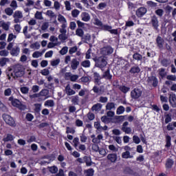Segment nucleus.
Wrapping results in <instances>:
<instances>
[{
	"label": "nucleus",
	"instance_id": "obj_1",
	"mask_svg": "<svg viewBox=\"0 0 176 176\" xmlns=\"http://www.w3.org/2000/svg\"><path fill=\"white\" fill-rule=\"evenodd\" d=\"M8 72H7V78L8 80L12 79V76L14 79L16 78H22L25 75V68L23 65L16 64L13 65L8 68Z\"/></svg>",
	"mask_w": 176,
	"mask_h": 176
},
{
	"label": "nucleus",
	"instance_id": "obj_2",
	"mask_svg": "<svg viewBox=\"0 0 176 176\" xmlns=\"http://www.w3.org/2000/svg\"><path fill=\"white\" fill-rule=\"evenodd\" d=\"M95 25L98 26V30L104 31V32H110L113 35H118L119 34L118 29H112V26L104 23H94Z\"/></svg>",
	"mask_w": 176,
	"mask_h": 176
},
{
	"label": "nucleus",
	"instance_id": "obj_3",
	"mask_svg": "<svg viewBox=\"0 0 176 176\" xmlns=\"http://www.w3.org/2000/svg\"><path fill=\"white\" fill-rule=\"evenodd\" d=\"M3 120L10 127H16V121L14 118L10 116L9 114L3 113L2 114Z\"/></svg>",
	"mask_w": 176,
	"mask_h": 176
},
{
	"label": "nucleus",
	"instance_id": "obj_4",
	"mask_svg": "<svg viewBox=\"0 0 176 176\" xmlns=\"http://www.w3.org/2000/svg\"><path fill=\"white\" fill-rule=\"evenodd\" d=\"M96 63V67L98 68H104V67H107V62L105 60V57L104 56H100L98 58H96L95 59Z\"/></svg>",
	"mask_w": 176,
	"mask_h": 176
},
{
	"label": "nucleus",
	"instance_id": "obj_5",
	"mask_svg": "<svg viewBox=\"0 0 176 176\" xmlns=\"http://www.w3.org/2000/svg\"><path fill=\"white\" fill-rule=\"evenodd\" d=\"M142 96V91L140 88H134L131 91V98L133 100H138Z\"/></svg>",
	"mask_w": 176,
	"mask_h": 176
},
{
	"label": "nucleus",
	"instance_id": "obj_6",
	"mask_svg": "<svg viewBox=\"0 0 176 176\" xmlns=\"http://www.w3.org/2000/svg\"><path fill=\"white\" fill-rule=\"evenodd\" d=\"M101 53L103 56H109V54H112L113 53V48H112L111 45L103 47L101 49Z\"/></svg>",
	"mask_w": 176,
	"mask_h": 176
},
{
	"label": "nucleus",
	"instance_id": "obj_7",
	"mask_svg": "<svg viewBox=\"0 0 176 176\" xmlns=\"http://www.w3.org/2000/svg\"><path fill=\"white\" fill-rule=\"evenodd\" d=\"M148 83H151L153 87H157L159 85V80L155 76H151L147 78Z\"/></svg>",
	"mask_w": 176,
	"mask_h": 176
},
{
	"label": "nucleus",
	"instance_id": "obj_8",
	"mask_svg": "<svg viewBox=\"0 0 176 176\" xmlns=\"http://www.w3.org/2000/svg\"><path fill=\"white\" fill-rule=\"evenodd\" d=\"M155 45L160 50H163V46H164V39L160 36H157L155 39Z\"/></svg>",
	"mask_w": 176,
	"mask_h": 176
},
{
	"label": "nucleus",
	"instance_id": "obj_9",
	"mask_svg": "<svg viewBox=\"0 0 176 176\" xmlns=\"http://www.w3.org/2000/svg\"><path fill=\"white\" fill-rule=\"evenodd\" d=\"M102 78L106 80H112V74H111V70L109 69H107V71L103 73Z\"/></svg>",
	"mask_w": 176,
	"mask_h": 176
},
{
	"label": "nucleus",
	"instance_id": "obj_10",
	"mask_svg": "<svg viewBox=\"0 0 176 176\" xmlns=\"http://www.w3.org/2000/svg\"><path fill=\"white\" fill-rule=\"evenodd\" d=\"M173 166H174V160L171 158H168L165 163V168L166 170H171Z\"/></svg>",
	"mask_w": 176,
	"mask_h": 176
},
{
	"label": "nucleus",
	"instance_id": "obj_11",
	"mask_svg": "<svg viewBox=\"0 0 176 176\" xmlns=\"http://www.w3.org/2000/svg\"><path fill=\"white\" fill-rule=\"evenodd\" d=\"M169 102L173 108H176V95L175 94L169 96Z\"/></svg>",
	"mask_w": 176,
	"mask_h": 176
},
{
	"label": "nucleus",
	"instance_id": "obj_12",
	"mask_svg": "<svg viewBox=\"0 0 176 176\" xmlns=\"http://www.w3.org/2000/svg\"><path fill=\"white\" fill-rule=\"evenodd\" d=\"M12 105L16 108H19V109H23V107H24L23 103H21L19 99H14L12 103Z\"/></svg>",
	"mask_w": 176,
	"mask_h": 176
},
{
	"label": "nucleus",
	"instance_id": "obj_13",
	"mask_svg": "<svg viewBox=\"0 0 176 176\" xmlns=\"http://www.w3.org/2000/svg\"><path fill=\"white\" fill-rule=\"evenodd\" d=\"M15 23H19V19H23V13L21 11H15L13 14Z\"/></svg>",
	"mask_w": 176,
	"mask_h": 176
},
{
	"label": "nucleus",
	"instance_id": "obj_14",
	"mask_svg": "<svg viewBox=\"0 0 176 176\" xmlns=\"http://www.w3.org/2000/svg\"><path fill=\"white\" fill-rule=\"evenodd\" d=\"M146 13V8L143 7L140 8L136 10V16H138V17H142V16H144V14H145Z\"/></svg>",
	"mask_w": 176,
	"mask_h": 176
},
{
	"label": "nucleus",
	"instance_id": "obj_15",
	"mask_svg": "<svg viewBox=\"0 0 176 176\" xmlns=\"http://www.w3.org/2000/svg\"><path fill=\"white\" fill-rule=\"evenodd\" d=\"M11 56L17 57L19 54H20V47L19 46H16L13 47L10 51Z\"/></svg>",
	"mask_w": 176,
	"mask_h": 176
},
{
	"label": "nucleus",
	"instance_id": "obj_16",
	"mask_svg": "<svg viewBox=\"0 0 176 176\" xmlns=\"http://www.w3.org/2000/svg\"><path fill=\"white\" fill-rule=\"evenodd\" d=\"M130 74H132L133 75H135L137 74H140L141 72V69L138 66H133L131 67L129 70Z\"/></svg>",
	"mask_w": 176,
	"mask_h": 176
},
{
	"label": "nucleus",
	"instance_id": "obj_17",
	"mask_svg": "<svg viewBox=\"0 0 176 176\" xmlns=\"http://www.w3.org/2000/svg\"><path fill=\"white\" fill-rule=\"evenodd\" d=\"M65 91L67 96H74L76 93L74 89H71L69 84L65 87Z\"/></svg>",
	"mask_w": 176,
	"mask_h": 176
},
{
	"label": "nucleus",
	"instance_id": "obj_18",
	"mask_svg": "<svg viewBox=\"0 0 176 176\" xmlns=\"http://www.w3.org/2000/svg\"><path fill=\"white\" fill-rule=\"evenodd\" d=\"M79 65V61L76 58H73L71 63L72 69H78V66Z\"/></svg>",
	"mask_w": 176,
	"mask_h": 176
},
{
	"label": "nucleus",
	"instance_id": "obj_19",
	"mask_svg": "<svg viewBox=\"0 0 176 176\" xmlns=\"http://www.w3.org/2000/svg\"><path fill=\"white\" fill-rule=\"evenodd\" d=\"M161 65H162V67H168L171 65V59L170 58H163L161 60Z\"/></svg>",
	"mask_w": 176,
	"mask_h": 176
},
{
	"label": "nucleus",
	"instance_id": "obj_20",
	"mask_svg": "<svg viewBox=\"0 0 176 176\" xmlns=\"http://www.w3.org/2000/svg\"><path fill=\"white\" fill-rule=\"evenodd\" d=\"M107 159H108V160H110V162H111V163H115V162H116V160H118V155H116L115 153L109 154L107 155Z\"/></svg>",
	"mask_w": 176,
	"mask_h": 176
},
{
	"label": "nucleus",
	"instance_id": "obj_21",
	"mask_svg": "<svg viewBox=\"0 0 176 176\" xmlns=\"http://www.w3.org/2000/svg\"><path fill=\"white\" fill-rule=\"evenodd\" d=\"M77 24L79 28H82L85 31H87V30H90V24L89 23H78Z\"/></svg>",
	"mask_w": 176,
	"mask_h": 176
},
{
	"label": "nucleus",
	"instance_id": "obj_22",
	"mask_svg": "<svg viewBox=\"0 0 176 176\" xmlns=\"http://www.w3.org/2000/svg\"><path fill=\"white\" fill-rule=\"evenodd\" d=\"M112 109H116V104L114 102H107L106 104V111H112Z\"/></svg>",
	"mask_w": 176,
	"mask_h": 176
},
{
	"label": "nucleus",
	"instance_id": "obj_23",
	"mask_svg": "<svg viewBox=\"0 0 176 176\" xmlns=\"http://www.w3.org/2000/svg\"><path fill=\"white\" fill-rule=\"evenodd\" d=\"M102 108L101 103H96L91 107V111H96V112H100Z\"/></svg>",
	"mask_w": 176,
	"mask_h": 176
},
{
	"label": "nucleus",
	"instance_id": "obj_24",
	"mask_svg": "<svg viewBox=\"0 0 176 176\" xmlns=\"http://www.w3.org/2000/svg\"><path fill=\"white\" fill-rule=\"evenodd\" d=\"M165 142H166L165 147H166L167 149H168V148L171 146V136H170V135H166Z\"/></svg>",
	"mask_w": 176,
	"mask_h": 176
},
{
	"label": "nucleus",
	"instance_id": "obj_25",
	"mask_svg": "<svg viewBox=\"0 0 176 176\" xmlns=\"http://www.w3.org/2000/svg\"><path fill=\"white\" fill-rule=\"evenodd\" d=\"M47 170L51 173V174H57L58 172V168L55 165L52 166H47Z\"/></svg>",
	"mask_w": 176,
	"mask_h": 176
},
{
	"label": "nucleus",
	"instance_id": "obj_26",
	"mask_svg": "<svg viewBox=\"0 0 176 176\" xmlns=\"http://www.w3.org/2000/svg\"><path fill=\"white\" fill-rule=\"evenodd\" d=\"M94 83H98L101 79H102V76H101L97 72H95L94 73Z\"/></svg>",
	"mask_w": 176,
	"mask_h": 176
},
{
	"label": "nucleus",
	"instance_id": "obj_27",
	"mask_svg": "<svg viewBox=\"0 0 176 176\" xmlns=\"http://www.w3.org/2000/svg\"><path fill=\"white\" fill-rule=\"evenodd\" d=\"M14 140V136L10 133H8L6 137L3 139L4 142H9V141H13Z\"/></svg>",
	"mask_w": 176,
	"mask_h": 176
},
{
	"label": "nucleus",
	"instance_id": "obj_28",
	"mask_svg": "<svg viewBox=\"0 0 176 176\" xmlns=\"http://www.w3.org/2000/svg\"><path fill=\"white\" fill-rule=\"evenodd\" d=\"M133 58L136 61H141L142 60V55L138 52H135L133 54Z\"/></svg>",
	"mask_w": 176,
	"mask_h": 176
},
{
	"label": "nucleus",
	"instance_id": "obj_29",
	"mask_svg": "<svg viewBox=\"0 0 176 176\" xmlns=\"http://www.w3.org/2000/svg\"><path fill=\"white\" fill-rule=\"evenodd\" d=\"M34 112L36 115H39V113H41V108L42 107V104L40 103H36L34 104Z\"/></svg>",
	"mask_w": 176,
	"mask_h": 176
},
{
	"label": "nucleus",
	"instance_id": "obj_30",
	"mask_svg": "<svg viewBox=\"0 0 176 176\" xmlns=\"http://www.w3.org/2000/svg\"><path fill=\"white\" fill-rule=\"evenodd\" d=\"M119 90H120L122 93H124V94H126L130 91V87H126V85H122L119 87Z\"/></svg>",
	"mask_w": 176,
	"mask_h": 176
},
{
	"label": "nucleus",
	"instance_id": "obj_31",
	"mask_svg": "<svg viewBox=\"0 0 176 176\" xmlns=\"http://www.w3.org/2000/svg\"><path fill=\"white\" fill-rule=\"evenodd\" d=\"M92 90L94 93H96V94H98V96H101L104 93V91H102V89H99L97 86H94Z\"/></svg>",
	"mask_w": 176,
	"mask_h": 176
},
{
	"label": "nucleus",
	"instance_id": "obj_32",
	"mask_svg": "<svg viewBox=\"0 0 176 176\" xmlns=\"http://www.w3.org/2000/svg\"><path fill=\"white\" fill-rule=\"evenodd\" d=\"M122 159H133V155H130V151H125L122 153Z\"/></svg>",
	"mask_w": 176,
	"mask_h": 176
},
{
	"label": "nucleus",
	"instance_id": "obj_33",
	"mask_svg": "<svg viewBox=\"0 0 176 176\" xmlns=\"http://www.w3.org/2000/svg\"><path fill=\"white\" fill-rule=\"evenodd\" d=\"M81 17L83 21H89V20H90V15L87 12H82Z\"/></svg>",
	"mask_w": 176,
	"mask_h": 176
},
{
	"label": "nucleus",
	"instance_id": "obj_34",
	"mask_svg": "<svg viewBox=\"0 0 176 176\" xmlns=\"http://www.w3.org/2000/svg\"><path fill=\"white\" fill-rule=\"evenodd\" d=\"M159 75L161 76V78H166V76L167 75V73L166 72V69L164 68H161L159 69Z\"/></svg>",
	"mask_w": 176,
	"mask_h": 176
},
{
	"label": "nucleus",
	"instance_id": "obj_35",
	"mask_svg": "<svg viewBox=\"0 0 176 176\" xmlns=\"http://www.w3.org/2000/svg\"><path fill=\"white\" fill-rule=\"evenodd\" d=\"M124 111H125L124 107L120 106L117 108L116 114L117 115H122V113H124Z\"/></svg>",
	"mask_w": 176,
	"mask_h": 176
},
{
	"label": "nucleus",
	"instance_id": "obj_36",
	"mask_svg": "<svg viewBox=\"0 0 176 176\" xmlns=\"http://www.w3.org/2000/svg\"><path fill=\"white\" fill-rule=\"evenodd\" d=\"M81 65L84 68H90V65H91L90 60H86L82 61L81 63Z\"/></svg>",
	"mask_w": 176,
	"mask_h": 176
},
{
	"label": "nucleus",
	"instance_id": "obj_37",
	"mask_svg": "<svg viewBox=\"0 0 176 176\" xmlns=\"http://www.w3.org/2000/svg\"><path fill=\"white\" fill-rule=\"evenodd\" d=\"M25 119L28 122H32L34 120V115H32V113H28L25 116Z\"/></svg>",
	"mask_w": 176,
	"mask_h": 176
},
{
	"label": "nucleus",
	"instance_id": "obj_38",
	"mask_svg": "<svg viewBox=\"0 0 176 176\" xmlns=\"http://www.w3.org/2000/svg\"><path fill=\"white\" fill-rule=\"evenodd\" d=\"M45 105L47 106V107H54V100H48L45 102Z\"/></svg>",
	"mask_w": 176,
	"mask_h": 176
},
{
	"label": "nucleus",
	"instance_id": "obj_39",
	"mask_svg": "<svg viewBox=\"0 0 176 176\" xmlns=\"http://www.w3.org/2000/svg\"><path fill=\"white\" fill-rule=\"evenodd\" d=\"M58 39H60V41H61V42L64 43V42H65V41L68 39V37L66 36L65 34H60L58 35Z\"/></svg>",
	"mask_w": 176,
	"mask_h": 176
},
{
	"label": "nucleus",
	"instance_id": "obj_40",
	"mask_svg": "<svg viewBox=\"0 0 176 176\" xmlns=\"http://www.w3.org/2000/svg\"><path fill=\"white\" fill-rule=\"evenodd\" d=\"M72 102L74 104V105H78L79 104V96H76L72 98Z\"/></svg>",
	"mask_w": 176,
	"mask_h": 176
},
{
	"label": "nucleus",
	"instance_id": "obj_41",
	"mask_svg": "<svg viewBox=\"0 0 176 176\" xmlns=\"http://www.w3.org/2000/svg\"><path fill=\"white\" fill-rule=\"evenodd\" d=\"M122 131H124L126 134L131 133V129L130 127H122Z\"/></svg>",
	"mask_w": 176,
	"mask_h": 176
},
{
	"label": "nucleus",
	"instance_id": "obj_42",
	"mask_svg": "<svg viewBox=\"0 0 176 176\" xmlns=\"http://www.w3.org/2000/svg\"><path fill=\"white\" fill-rule=\"evenodd\" d=\"M40 95H41L43 97H47V96H49V90H47V89H42L40 91Z\"/></svg>",
	"mask_w": 176,
	"mask_h": 176
},
{
	"label": "nucleus",
	"instance_id": "obj_43",
	"mask_svg": "<svg viewBox=\"0 0 176 176\" xmlns=\"http://www.w3.org/2000/svg\"><path fill=\"white\" fill-rule=\"evenodd\" d=\"M74 146L76 149H78V145H79V138H74L73 140Z\"/></svg>",
	"mask_w": 176,
	"mask_h": 176
},
{
	"label": "nucleus",
	"instance_id": "obj_44",
	"mask_svg": "<svg viewBox=\"0 0 176 176\" xmlns=\"http://www.w3.org/2000/svg\"><path fill=\"white\" fill-rule=\"evenodd\" d=\"M6 63H8V58H1L0 59V65H1V67H5V65H6Z\"/></svg>",
	"mask_w": 176,
	"mask_h": 176
},
{
	"label": "nucleus",
	"instance_id": "obj_45",
	"mask_svg": "<svg viewBox=\"0 0 176 176\" xmlns=\"http://www.w3.org/2000/svg\"><path fill=\"white\" fill-rule=\"evenodd\" d=\"M85 34V32H83V30L82 29H77L76 31V35H77L78 36H83V35Z\"/></svg>",
	"mask_w": 176,
	"mask_h": 176
},
{
	"label": "nucleus",
	"instance_id": "obj_46",
	"mask_svg": "<svg viewBox=\"0 0 176 176\" xmlns=\"http://www.w3.org/2000/svg\"><path fill=\"white\" fill-rule=\"evenodd\" d=\"M28 91H30V89L28 88V87H21V93H22V94H28Z\"/></svg>",
	"mask_w": 176,
	"mask_h": 176
},
{
	"label": "nucleus",
	"instance_id": "obj_47",
	"mask_svg": "<svg viewBox=\"0 0 176 176\" xmlns=\"http://www.w3.org/2000/svg\"><path fill=\"white\" fill-rule=\"evenodd\" d=\"M87 116L89 119V120H94V119L96 118V115H94V113H91V112H89L87 114Z\"/></svg>",
	"mask_w": 176,
	"mask_h": 176
},
{
	"label": "nucleus",
	"instance_id": "obj_48",
	"mask_svg": "<svg viewBox=\"0 0 176 176\" xmlns=\"http://www.w3.org/2000/svg\"><path fill=\"white\" fill-rule=\"evenodd\" d=\"M0 56L1 57H8V56H9V52L6 50H1L0 51Z\"/></svg>",
	"mask_w": 176,
	"mask_h": 176
},
{
	"label": "nucleus",
	"instance_id": "obj_49",
	"mask_svg": "<svg viewBox=\"0 0 176 176\" xmlns=\"http://www.w3.org/2000/svg\"><path fill=\"white\" fill-rule=\"evenodd\" d=\"M85 162L86 163V166H87L88 167H90V166H91L92 164V162H91V159L89 157H86Z\"/></svg>",
	"mask_w": 176,
	"mask_h": 176
},
{
	"label": "nucleus",
	"instance_id": "obj_50",
	"mask_svg": "<svg viewBox=\"0 0 176 176\" xmlns=\"http://www.w3.org/2000/svg\"><path fill=\"white\" fill-rule=\"evenodd\" d=\"M40 74H41V75H43V76H47V75L50 74V72L49 71V69H44L41 70Z\"/></svg>",
	"mask_w": 176,
	"mask_h": 176
},
{
	"label": "nucleus",
	"instance_id": "obj_51",
	"mask_svg": "<svg viewBox=\"0 0 176 176\" xmlns=\"http://www.w3.org/2000/svg\"><path fill=\"white\" fill-rule=\"evenodd\" d=\"M99 102H102L103 104H105V102H108V97L100 96L99 98Z\"/></svg>",
	"mask_w": 176,
	"mask_h": 176
},
{
	"label": "nucleus",
	"instance_id": "obj_52",
	"mask_svg": "<svg viewBox=\"0 0 176 176\" xmlns=\"http://www.w3.org/2000/svg\"><path fill=\"white\" fill-rule=\"evenodd\" d=\"M171 120H172L171 115H170V114L165 115V123H166V124L170 123V122H171Z\"/></svg>",
	"mask_w": 176,
	"mask_h": 176
},
{
	"label": "nucleus",
	"instance_id": "obj_53",
	"mask_svg": "<svg viewBox=\"0 0 176 176\" xmlns=\"http://www.w3.org/2000/svg\"><path fill=\"white\" fill-rule=\"evenodd\" d=\"M66 53H68V47L65 46V47H63L61 50L60 51V54L62 55V56H64L65 55Z\"/></svg>",
	"mask_w": 176,
	"mask_h": 176
},
{
	"label": "nucleus",
	"instance_id": "obj_54",
	"mask_svg": "<svg viewBox=\"0 0 176 176\" xmlns=\"http://www.w3.org/2000/svg\"><path fill=\"white\" fill-rule=\"evenodd\" d=\"M92 151H94V152H100V146H98V144H92Z\"/></svg>",
	"mask_w": 176,
	"mask_h": 176
},
{
	"label": "nucleus",
	"instance_id": "obj_55",
	"mask_svg": "<svg viewBox=\"0 0 176 176\" xmlns=\"http://www.w3.org/2000/svg\"><path fill=\"white\" fill-rule=\"evenodd\" d=\"M133 141L135 144H140L141 142V139L138 135L133 136Z\"/></svg>",
	"mask_w": 176,
	"mask_h": 176
},
{
	"label": "nucleus",
	"instance_id": "obj_56",
	"mask_svg": "<svg viewBox=\"0 0 176 176\" xmlns=\"http://www.w3.org/2000/svg\"><path fill=\"white\" fill-rule=\"evenodd\" d=\"M76 52H78V47L77 46H74L73 47H71L69 50V54H74V53H76Z\"/></svg>",
	"mask_w": 176,
	"mask_h": 176
},
{
	"label": "nucleus",
	"instance_id": "obj_57",
	"mask_svg": "<svg viewBox=\"0 0 176 176\" xmlns=\"http://www.w3.org/2000/svg\"><path fill=\"white\" fill-rule=\"evenodd\" d=\"M60 64V58H58L56 60H54L51 61V65L52 67H56Z\"/></svg>",
	"mask_w": 176,
	"mask_h": 176
},
{
	"label": "nucleus",
	"instance_id": "obj_58",
	"mask_svg": "<svg viewBox=\"0 0 176 176\" xmlns=\"http://www.w3.org/2000/svg\"><path fill=\"white\" fill-rule=\"evenodd\" d=\"M27 142H28V144H31V142H36V138L34 135H32L28 139Z\"/></svg>",
	"mask_w": 176,
	"mask_h": 176
},
{
	"label": "nucleus",
	"instance_id": "obj_59",
	"mask_svg": "<svg viewBox=\"0 0 176 176\" xmlns=\"http://www.w3.org/2000/svg\"><path fill=\"white\" fill-rule=\"evenodd\" d=\"M5 12L8 16H12L13 14V10L10 8H6Z\"/></svg>",
	"mask_w": 176,
	"mask_h": 176
},
{
	"label": "nucleus",
	"instance_id": "obj_60",
	"mask_svg": "<svg viewBox=\"0 0 176 176\" xmlns=\"http://www.w3.org/2000/svg\"><path fill=\"white\" fill-rule=\"evenodd\" d=\"M109 120H110L109 118H107V116H103L101 118V121L103 123H109Z\"/></svg>",
	"mask_w": 176,
	"mask_h": 176
},
{
	"label": "nucleus",
	"instance_id": "obj_61",
	"mask_svg": "<svg viewBox=\"0 0 176 176\" xmlns=\"http://www.w3.org/2000/svg\"><path fill=\"white\" fill-rule=\"evenodd\" d=\"M79 13H80V12L78 10H74L72 11V16L73 17H78V16L79 15Z\"/></svg>",
	"mask_w": 176,
	"mask_h": 176
},
{
	"label": "nucleus",
	"instance_id": "obj_62",
	"mask_svg": "<svg viewBox=\"0 0 176 176\" xmlns=\"http://www.w3.org/2000/svg\"><path fill=\"white\" fill-rule=\"evenodd\" d=\"M14 38H16V35L13 34L12 33H10L8 37V42H12Z\"/></svg>",
	"mask_w": 176,
	"mask_h": 176
},
{
	"label": "nucleus",
	"instance_id": "obj_63",
	"mask_svg": "<svg viewBox=\"0 0 176 176\" xmlns=\"http://www.w3.org/2000/svg\"><path fill=\"white\" fill-rule=\"evenodd\" d=\"M86 173H87V176H93V175H94V169L89 168V169L87 170Z\"/></svg>",
	"mask_w": 176,
	"mask_h": 176
},
{
	"label": "nucleus",
	"instance_id": "obj_64",
	"mask_svg": "<svg viewBox=\"0 0 176 176\" xmlns=\"http://www.w3.org/2000/svg\"><path fill=\"white\" fill-rule=\"evenodd\" d=\"M80 140L82 142H86L87 141V136H85V134H82L80 136Z\"/></svg>",
	"mask_w": 176,
	"mask_h": 176
}]
</instances>
